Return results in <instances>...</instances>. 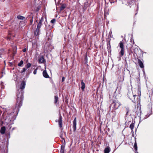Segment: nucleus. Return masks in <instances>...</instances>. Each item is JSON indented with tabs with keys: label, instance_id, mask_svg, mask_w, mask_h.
<instances>
[{
	"label": "nucleus",
	"instance_id": "f257e3e1",
	"mask_svg": "<svg viewBox=\"0 0 153 153\" xmlns=\"http://www.w3.org/2000/svg\"><path fill=\"white\" fill-rule=\"evenodd\" d=\"M22 103L16 101V104L13 108V111L10 113H7L3 116L2 118V124H7L9 127V130L11 128V125L14 123L13 121L16 119L20 108L22 106Z\"/></svg>",
	"mask_w": 153,
	"mask_h": 153
},
{
	"label": "nucleus",
	"instance_id": "f03ea898",
	"mask_svg": "<svg viewBox=\"0 0 153 153\" xmlns=\"http://www.w3.org/2000/svg\"><path fill=\"white\" fill-rule=\"evenodd\" d=\"M26 85V81H22L21 82L19 88L16 93V101L22 103L24 100V89Z\"/></svg>",
	"mask_w": 153,
	"mask_h": 153
},
{
	"label": "nucleus",
	"instance_id": "7ed1b4c3",
	"mask_svg": "<svg viewBox=\"0 0 153 153\" xmlns=\"http://www.w3.org/2000/svg\"><path fill=\"white\" fill-rule=\"evenodd\" d=\"M44 18L42 17L40 19L39 22L37 25V28L36 30L34 31V35L37 36L39 35V33L40 31V28L42 25V22L43 21Z\"/></svg>",
	"mask_w": 153,
	"mask_h": 153
},
{
	"label": "nucleus",
	"instance_id": "20e7f679",
	"mask_svg": "<svg viewBox=\"0 0 153 153\" xmlns=\"http://www.w3.org/2000/svg\"><path fill=\"white\" fill-rule=\"evenodd\" d=\"M138 89H137V92H138V95H134L133 96L134 97V100H132V101L134 102H136V101L135 100V97L137 96V102L138 104H140V96L141 95V88L140 86V84H138Z\"/></svg>",
	"mask_w": 153,
	"mask_h": 153
},
{
	"label": "nucleus",
	"instance_id": "39448f33",
	"mask_svg": "<svg viewBox=\"0 0 153 153\" xmlns=\"http://www.w3.org/2000/svg\"><path fill=\"white\" fill-rule=\"evenodd\" d=\"M121 87H117L114 93L113 97H114L115 99H117L121 96Z\"/></svg>",
	"mask_w": 153,
	"mask_h": 153
},
{
	"label": "nucleus",
	"instance_id": "423d86ee",
	"mask_svg": "<svg viewBox=\"0 0 153 153\" xmlns=\"http://www.w3.org/2000/svg\"><path fill=\"white\" fill-rule=\"evenodd\" d=\"M5 135L6 136L7 138V143L6 144V147L7 148V150L5 151V149H4L3 151L2 152V153H8V145L9 144V139L10 138V132H9L8 133H6L5 134Z\"/></svg>",
	"mask_w": 153,
	"mask_h": 153
},
{
	"label": "nucleus",
	"instance_id": "0eeeda50",
	"mask_svg": "<svg viewBox=\"0 0 153 153\" xmlns=\"http://www.w3.org/2000/svg\"><path fill=\"white\" fill-rule=\"evenodd\" d=\"M113 103L114 110L117 109L121 105L120 103L117 100H113Z\"/></svg>",
	"mask_w": 153,
	"mask_h": 153
},
{
	"label": "nucleus",
	"instance_id": "6e6552de",
	"mask_svg": "<svg viewBox=\"0 0 153 153\" xmlns=\"http://www.w3.org/2000/svg\"><path fill=\"white\" fill-rule=\"evenodd\" d=\"M62 117L61 116V115L59 112V121H58V123L59 125V126L60 128H61L62 127Z\"/></svg>",
	"mask_w": 153,
	"mask_h": 153
},
{
	"label": "nucleus",
	"instance_id": "1a4fd4ad",
	"mask_svg": "<svg viewBox=\"0 0 153 153\" xmlns=\"http://www.w3.org/2000/svg\"><path fill=\"white\" fill-rule=\"evenodd\" d=\"M38 62L39 64L44 63L46 61L45 59L44 56L43 55L40 56L38 59Z\"/></svg>",
	"mask_w": 153,
	"mask_h": 153
},
{
	"label": "nucleus",
	"instance_id": "9d476101",
	"mask_svg": "<svg viewBox=\"0 0 153 153\" xmlns=\"http://www.w3.org/2000/svg\"><path fill=\"white\" fill-rule=\"evenodd\" d=\"M137 62L138 63V64L140 66V67L142 68L143 69L144 68V65L143 63V61H142L140 59H137Z\"/></svg>",
	"mask_w": 153,
	"mask_h": 153
},
{
	"label": "nucleus",
	"instance_id": "9b49d317",
	"mask_svg": "<svg viewBox=\"0 0 153 153\" xmlns=\"http://www.w3.org/2000/svg\"><path fill=\"white\" fill-rule=\"evenodd\" d=\"M76 118L75 117L73 123V131L75 132L76 130Z\"/></svg>",
	"mask_w": 153,
	"mask_h": 153
},
{
	"label": "nucleus",
	"instance_id": "f8f14e48",
	"mask_svg": "<svg viewBox=\"0 0 153 153\" xmlns=\"http://www.w3.org/2000/svg\"><path fill=\"white\" fill-rule=\"evenodd\" d=\"M134 150H135V153H138L137 152V143L136 141V137H135L134 138Z\"/></svg>",
	"mask_w": 153,
	"mask_h": 153
},
{
	"label": "nucleus",
	"instance_id": "ddd939ff",
	"mask_svg": "<svg viewBox=\"0 0 153 153\" xmlns=\"http://www.w3.org/2000/svg\"><path fill=\"white\" fill-rule=\"evenodd\" d=\"M90 4H89L87 2H85L84 3V5L83 6L82 9L84 12L86 10L87 7H90Z\"/></svg>",
	"mask_w": 153,
	"mask_h": 153
},
{
	"label": "nucleus",
	"instance_id": "4468645a",
	"mask_svg": "<svg viewBox=\"0 0 153 153\" xmlns=\"http://www.w3.org/2000/svg\"><path fill=\"white\" fill-rule=\"evenodd\" d=\"M43 76L45 78H48L49 77V76L48 74L47 71L46 70H44L42 72Z\"/></svg>",
	"mask_w": 153,
	"mask_h": 153
},
{
	"label": "nucleus",
	"instance_id": "2eb2a0df",
	"mask_svg": "<svg viewBox=\"0 0 153 153\" xmlns=\"http://www.w3.org/2000/svg\"><path fill=\"white\" fill-rule=\"evenodd\" d=\"M32 14V13H31L30 15H28L27 16V18H30V24H29L30 25H32L33 22V18L34 17L33 15L31 16H30Z\"/></svg>",
	"mask_w": 153,
	"mask_h": 153
},
{
	"label": "nucleus",
	"instance_id": "dca6fc26",
	"mask_svg": "<svg viewBox=\"0 0 153 153\" xmlns=\"http://www.w3.org/2000/svg\"><path fill=\"white\" fill-rule=\"evenodd\" d=\"M81 89L82 91H83L85 89V84L83 82V80H82L81 81Z\"/></svg>",
	"mask_w": 153,
	"mask_h": 153
},
{
	"label": "nucleus",
	"instance_id": "f3484780",
	"mask_svg": "<svg viewBox=\"0 0 153 153\" xmlns=\"http://www.w3.org/2000/svg\"><path fill=\"white\" fill-rule=\"evenodd\" d=\"M6 128L5 126L1 127L0 130V133L1 134H5Z\"/></svg>",
	"mask_w": 153,
	"mask_h": 153
},
{
	"label": "nucleus",
	"instance_id": "a211bd4d",
	"mask_svg": "<svg viewBox=\"0 0 153 153\" xmlns=\"http://www.w3.org/2000/svg\"><path fill=\"white\" fill-rule=\"evenodd\" d=\"M111 151V149L109 146H107L104 149V153H109Z\"/></svg>",
	"mask_w": 153,
	"mask_h": 153
},
{
	"label": "nucleus",
	"instance_id": "6ab92c4d",
	"mask_svg": "<svg viewBox=\"0 0 153 153\" xmlns=\"http://www.w3.org/2000/svg\"><path fill=\"white\" fill-rule=\"evenodd\" d=\"M84 64H87L88 62V59L87 56V52H86L84 55Z\"/></svg>",
	"mask_w": 153,
	"mask_h": 153
},
{
	"label": "nucleus",
	"instance_id": "aec40b11",
	"mask_svg": "<svg viewBox=\"0 0 153 153\" xmlns=\"http://www.w3.org/2000/svg\"><path fill=\"white\" fill-rule=\"evenodd\" d=\"M135 123V121L134 120L132 119V122L130 125L129 127L130 128L131 130L133 129L134 128V124Z\"/></svg>",
	"mask_w": 153,
	"mask_h": 153
},
{
	"label": "nucleus",
	"instance_id": "412c9836",
	"mask_svg": "<svg viewBox=\"0 0 153 153\" xmlns=\"http://www.w3.org/2000/svg\"><path fill=\"white\" fill-rule=\"evenodd\" d=\"M124 42L123 41H120L119 43V46L120 48H124Z\"/></svg>",
	"mask_w": 153,
	"mask_h": 153
},
{
	"label": "nucleus",
	"instance_id": "4be33fe9",
	"mask_svg": "<svg viewBox=\"0 0 153 153\" xmlns=\"http://www.w3.org/2000/svg\"><path fill=\"white\" fill-rule=\"evenodd\" d=\"M139 110L140 111V115L138 117H140V119H139V123L138 124V125L137 126V127H138L139 125V124L140 123H141L142 122V121L143 120H143H141V114L142 113V111H141V108L140 107Z\"/></svg>",
	"mask_w": 153,
	"mask_h": 153
},
{
	"label": "nucleus",
	"instance_id": "5701e85b",
	"mask_svg": "<svg viewBox=\"0 0 153 153\" xmlns=\"http://www.w3.org/2000/svg\"><path fill=\"white\" fill-rule=\"evenodd\" d=\"M66 4L64 3L61 6L60 8V11H61L64 10L66 7Z\"/></svg>",
	"mask_w": 153,
	"mask_h": 153
},
{
	"label": "nucleus",
	"instance_id": "b1692460",
	"mask_svg": "<svg viewBox=\"0 0 153 153\" xmlns=\"http://www.w3.org/2000/svg\"><path fill=\"white\" fill-rule=\"evenodd\" d=\"M17 18L19 20H23L25 19V17L20 15H18L17 16Z\"/></svg>",
	"mask_w": 153,
	"mask_h": 153
},
{
	"label": "nucleus",
	"instance_id": "393cba45",
	"mask_svg": "<svg viewBox=\"0 0 153 153\" xmlns=\"http://www.w3.org/2000/svg\"><path fill=\"white\" fill-rule=\"evenodd\" d=\"M32 64L31 63L28 62L27 63V64H26V65L25 66V67L26 68V69L27 70L28 69H29V68L31 67Z\"/></svg>",
	"mask_w": 153,
	"mask_h": 153
},
{
	"label": "nucleus",
	"instance_id": "a878e982",
	"mask_svg": "<svg viewBox=\"0 0 153 153\" xmlns=\"http://www.w3.org/2000/svg\"><path fill=\"white\" fill-rule=\"evenodd\" d=\"M24 62L22 60H21L18 64V66L19 67H23V66Z\"/></svg>",
	"mask_w": 153,
	"mask_h": 153
},
{
	"label": "nucleus",
	"instance_id": "bb28decb",
	"mask_svg": "<svg viewBox=\"0 0 153 153\" xmlns=\"http://www.w3.org/2000/svg\"><path fill=\"white\" fill-rule=\"evenodd\" d=\"M125 108L126 110V113L125 115V117L126 118L128 114L129 109V108L128 107H126Z\"/></svg>",
	"mask_w": 153,
	"mask_h": 153
},
{
	"label": "nucleus",
	"instance_id": "cd10ccee",
	"mask_svg": "<svg viewBox=\"0 0 153 153\" xmlns=\"http://www.w3.org/2000/svg\"><path fill=\"white\" fill-rule=\"evenodd\" d=\"M120 51V53L121 56H123L124 54V48H121Z\"/></svg>",
	"mask_w": 153,
	"mask_h": 153
},
{
	"label": "nucleus",
	"instance_id": "c85d7f7f",
	"mask_svg": "<svg viewBox=\"0 0 153 153\" xmlns=\"http://www.w3.org/2000/svg\"><path fill=\"white\" fill-rule=\"evenodd\" d=\"M130 1L128 2V5H132L135 2V0H130Z\"/></svg>",
	"mask_w": 153,
	"mask_h": 153
},
{
	"label": "nucleus",
	"instance_id": "c756f323",
	"mask_svg": "<svg viewBox=\"0 0 153 153\" xmlns=\"http://www.w3.org/2000/svg\"><path fill=\"white\" fill-rule=\"evenodd\" d=\"M54 103L56 104L57 101H58V97L57 96H54Z\"/></svg>",
	"mask_w": 153,
	"mask_h": 153
},
{
	"label": "nucleus",
	"instance_id": "7c9ffc66",
	"mask_svg": "<svg viewBox=\"0 0 153 153\" xmlns=\"http://www.w3.org/2000/svg\"><path fill=\"white\" fill-rule=\"evenodd\" d=\"M27 69H26V68L25 67H24L22 68V70L20 72L21 74H23V73H25V71H27Z\"/></svg>",
	"mask_w": 153,
	"mask_h": 153
},
{
	"label": "nucleus",
	"instance_id": "2f4dec72",
	"mask_svg": "<svg viewBox=\"0 0 153 153\" xmlns=\"http://www.w3.org/2000/svg\"><path fill=\"white\" fill-rule=\"evenodd\" d=\"M32 68H31V69H28L26 71V73L27 74H30L32 72Z\"/></svg>",
	"mask_w": 153,
	"mask_h": 153
},
{
	"label": "nucleus",
	"instance_id": "473e14b6",
	"mask_svg": "<svg viewBox=\"0 0 153 153\" xmlns=\"http://www.w3.org/2000/svg\"><path fill=\"white\" fill-rule=\"evenodd\" d=\"M56 21V19L55 18H53L52 19L51 21V23L52 24H54L55 23Z\"/></svg>",
	"mask_w": 153,
	"mask_h": 153
},
{
	"label": "nucleus",
	"instance_id": "72a5a7b5",
	"mask_svg": "<svg viewBox=\"0 0 153 153\" xmlns=\"http://www.w3.org/2000/svg\"><path fill=\"white\" fill-rule=\"evenodd\" d=\"M112 112L113 113V115H112V118H114L116 115V112L115 111H112Z\"/></svg>",
	"mask_w": 153,
	"mask_h": 153
},
{
	"label": "nucleus",
	"instance_id": "f704fd0d",
	"mask_svg": "<svg viewBox=\"0 0 153 153\" xmlns=\"http://www.w3.org/2000/svg\"><path fill=\"white\" fill-rule=\"evenodd\" d=\"M110 38H108V40L107 41V46L111 45H110Z\"/></svg>",
	"mask_w": 153,
	"mask_h": 153
},
{
	"label": "nucleus",
	"instance_id": "c9c22d12",
	"mask_svg": "<svg viewBox=\"0 0 153 153\" xmlns=\"http://www.w3.org/2000/svg\"><path fill=\"white\" fill-rule=\"evenodd\" d=\"M89 68L88 67H86V70L85 71V72L86 73V74H89Z\"/></svg>",
	"mask_w": 153,
	"mask_h": 153
},
{
	"label": "nucleus",
	"instance_id": "e433bc0d",
	"mask_svg": "<svg viewBox=\"0 0 153 153\" xmlns=\"http://www.w3.org/2000/svg\"><path fill=\"white\" fill-rule=\"evenodd\" d=\"M65 145V142H64V144L63 145H62L61 146L60 149L64 150Z\"/></svg>",
	"mask_w": 153,
	"mask_h": 153
},
{
	"label": "nucleus",
	"instance_id": "4c0bfd02",
	"mask_svg": "<svg viewBox=\"0 0 153 153\" xmlns=\"http://www.w3.org/2000/svg\"><path fill=\"white\" fill-rule=\"evenodd\" d=\"M142 71L143 73V76L144 77V78H145L146 81V73L145 71L144 68L143 69Z\"/></svg>",
	"mask_w": 153,
	"mask_h": 153
},
{
	"label": "nucleus",
	"instance_id": "58836bf2",
	"mask_svg": "<svg viewBox=\"0 0 153 153\" xmlns=\"http://www.w3.org/2000/svg\"><path fill=\"white\" fill-rule=\"evenodd\" d=\"M130 42L131 43H132L133 44H134V40L133 38V35L132 34L131 35V39H130Z\"/></svg>",
	"mask_w": 153,
	"mask_h": 153
},
{
	"label": "nucleus",
	"instance_id": "ea45409f",
	"mask_svg": "<svg viewBox=\"0 0 153 153\" xmlns=\"http://www.w3.org/2000/svg\"><path fill=\"white\" fill-rule=\"evenodd\" d=\"M111 36V37H112L113 36L112 35V32L111 30H110V32H109V34H108L109 38H110V37Z\"/></svg>",
	"mask_w": 153,
	"mask_h": 153
},
{
	"label": "nucleus",
	"instance_id": "a19ab883",
	"mask_svg": "<svg viewBox=\"0 0 153 153\" xmlns=\"http://www.w3.org/2000/svg\"><path fill=\"white\" fill-rule=\"evenodd\" d=\"M107 14V15L109 14L108 12H106L105 11L104 15V17L105 18H106Z\"/></svg>",
	"mask_w": 153,
	"mask_h": 153
},
{
	"label": "nucleus",
	"instance_id": "79ce46f5",
	"mask_svg": "<svg viewBox=\"0 0 153 153\" xmlns=\"http://www.w3.org/2000/svg\"><path fill=\"white\" fill-rule=\"evenodd\" d=\"M54 1H55V4H56V7H57V6H59V2H60V0H59L58 1L57 4L56 3V0H54Z\"/></svg>",
	"mask_w": 153,
	"mask_h": 153
},
{
	"label": "nucleus",
	"instance_id": "37998d69",
	"mask_svg": "<svg viewBox=\"0 0 153 153\" xmlns=\"http://www.w3.org/2000/svg\"><path fill=\"white\" fill-rule=\"evenodd\" d=\"M107 117H110V111H108V113L106 114Z\"/></svg>",
	"mask_w": 153,
	"mask_h": 153
},
{
	"label": "nucleus",
	"instance_id": "c03bdc74",
	"mask_svg": "<svg viewBox=\"0 0 153 153\" xmlns=\"http://www.w3.org/2000/svg\"><path fill=\"white\" fill-rule=\"evenodd\" d=\"M107 49H108V50H111V45H110L107 46Z\"/></svg>",
	"mask_w": 153,
	"mask_h": 153
},
{
	"label": "nucleus",
	"instance_id": "a18cd8bd",
	"mask_svg": "<svg viewBox=\"0 0 153 153\" xmlns=\"http://www.w3.org/2000/svg\"><path fill=\"white\" fill-rule=\"evenodd\" d=\"M38 70V68H36L34 71L33 72V74H34V75H35L36 74V73H37V70Z\"/></svg>",
	"mask_w": 153,
	"mask_h": 153
},
{
	"label": "nucleus",
	"instance_id": "49530a36",
	"mask_svg": "<svg viewBox=\"0 0 153 153\" xmlns=\"http://www.w3.org/2000/svg\"><path fill=\"white\" fill-rule=\"evenodd\" d=\"M60 137H61V138L62 140H63L64 141V142L65 143V139L63 137V136H62V134H60Z\"/></svg>",
	"mask_w": 153,
	"mask_h": 153
},
{
	"label": "nucleus",
	"instance_id": "de8ad7c7",
	"mask_svg": "<svg viewBox=\"0 0 153 153\" xmlns=\"http://www.w3.org/2000/svg\"><path fill=\"white\" fill-rule=\"evenodd\" d=\"M150 115L151 114H149L148 116H147V115H146L145 117L143 118V119H147L150 116Z\"/></svg>",
	"mask_w": 153,
	"mask_h": 153
},
{
	"label": "nucleus",
	"instance_id": "09e8293b",
	"mask_svg": "<svg viewBox=\"0 0 153 153\" xmlns=\"http://www.w3.org/2000/svg\"><path fill=\"white\" fill-rule=\"evenodd\" d=\"M135 113L136 114H137V115L136 116H135V115H134V114H133V115H132V116H134V117H135V118H136L137 117V116L138 115V114L139 113V112L138 111H135Z\"/></svg>",
	"mask_w": 153,
	"mask_h": 153
},
{
	"label": "nucleus",
	"instance_id": "8fccbe9b",
	"mask_svg": "<svg viewBox=\"0 0 153 153\" xmlns=\"http://www.w3.org/2000/svg\"><path fill=\"white\" fill-rule=\"evenodd\" d=\"M65 77L64 76H62V80H61L62 82H64V81L65 80Z\"/></svg>",
	"mask_w": 153,
	"mask_h": 153
},
{
	"label": "nucleus",
	"instance_id": "3c124183",
	"mask_svg": "<svg viewBox=\"0 0 153 153\" xmlns=\"http://www.w3.org/2000/svg\"><path fill=\"white\" fill-rule=\"evenodd\" d=\"M138 9H139V7H137V9H136V13L135 14V15H137V13H138Z\"/></svg>",
	"mask_w": 153,
	"mask_h": 153
},
{
	"label": "nucleus",
	"instance_id": "603ef678",
	"mask_svg": "<svg viewBox=\"0 0 153 153\" xmlns=\"http://www.w3.org/2000/svg\"><path fill=\"white\" fill-rule=\"evenodd\" d=\"M111 50H108V54H109L108 56H109V55H111Z\"/></svg>",
	"mask_w": 153,
	"mask_h": 153
},
{
	"label": "nucleus",
	"instance_id": "864d4df0",
	"mask_svg": "<svg viewBox=\"0 0 153 153\" xmlns=\"http://www.w3.org/2000/svg\"><path fill=\"white\" fill-rule=\"evenodd\" d=\"M27 48H24L23 50H22V51L23 52H25L27 51Z\"/></svg>",
	"mask_w": 153,
	"mask_h": 153
},
{
	"label": "nucleus",
	"instance_id": "5fc2aeb1",
	"mask_svg": "<svg viewBox=\"0 0 153 153\" xmlns=\"http://www.w3.org/2000/svg\"><path fill=\"white\" fill-rule=\"evenodd\" d=\"M59 153H65L64 150L60 149Z\"/></svg>",
	"mask_w": 153,
	"mask_h": 153
},
{
	"label": "nucleus",
	"instance_id": "6e6d98bb",
	"mask_svg": "<svg viewBox=\"0 0 153 153\" xmlns=\"http://www.w3.org/2000/svg\"><path fill=\"white\" fill-rule=\"evenodd\" d=\"M40 8V7H37V9H36V12L38 11L39 10Z\"/></svg>",
	"mask_w": 153,
	"mask_h": 153
},
{
	"label": "nucleus",
	"instance_id": "4d7b16f0",
	"mask_svg": "<svg viewBox=\"0 0 153 153\" xmlns=\"http://www.w3.org/2000/svg\"><path fill=\"white\" fill-rule=\"evenodd\" d=\"M29 75L30 74H28L26 73V78H28L29 76Z\"/></svg>",
	"mask_w": 153,
	"mask_h": 153
},
{
	"label": "nucleus",
	"instance_id": "13d9d810",
	"mask_svg": "<svg viewBox=\"0 0 153 153\" xmlns=\"http://www.w3.org/2000/svg\"><path fill=\"white\" fill-rule=\"evenodd\" d=\"M132 53H133V52H132V51L131 50H130V51H129V55H130Z\"/></svg>",
	"mask_w": 153,
	"mask_h": 153
},
{
	"label": "nucleus",
	"instance_id": "bf43d9fd",
	"mask_svg": "<svg viewBox=\"0 0 153 153\" xmlns=\"http://www.w3.org/2000/svg\"><path fill=\"white\" fill-rule=\"evenodd\" d=\"M131 134H134V131H133V129L132 130H131Z\"/></svg>",
	"mask_w": 153,
	"mask_h": 153
},
{
	"label": "nucleus",
	"instance_id": "052dcab7",
	"mask_svg": "<svg viewBox=\"0 0 153 153\" xmlns=\"http://www.w3.org/2000/svg\"><path fill=\"white\" fill-rule=\"evenodd\" d=\"M16 128V127H13L12 129V131L14 130Z\"/></svg>",
	"mask_w": 153,
	"mask_h": 153
},
{
	"label": "nucleus",
	"instance_id": "680f3d73",
	"mask_svg": "<svg viewBox=\"0 0 153 153\" xmlns=\"http://www.w3.org/2000/svg\"><path fill=\"white\" fill-rule=\"evenodd\" d=\"M88 0H86L85 2H87V3H88Z\"/></svg>",
	"mask_w": 153,
	"mask_h": 153
},
{
	"label": "nucleus",
	"instance_id": "e2e57ef3",
	"mask_svg": "<svg viewBox=\"0 0 153 153\" xmlns=\"http://www.w3.org/2000/svg\"><path fill=\"white\" fill-rule=\"evenodd\" d=\"M137 127H137V128H136V129L135 130V134H136V131H137Z\"/></svg>",
	"mask_w": 153,
	"mask_h": 153
},
{
	"label": "nucleus",
	"instance_id": "0e129e2a",
	"mask_svg": "<svg viewBox=\"0 0 153 153\" xmlns=\"http://www.w3.org/2000/svg\"><path fill=\"white\" fill-rule=\"evenodd\" d=\"M85 64L87 66V67H88L89 65H88L87 63V64Z\"/></svg>",
	"mask_w": 153,
	"mask_h": 153
},
{
	"label": "nucleus",
	"instance_id": "69168bd1",
	"mask_svg": "<svg viewBox=\"0 0 153 153\" xmlns=\"http://www.w3.org/2000/svg\"><path fill=\"white\" fill-rule=\"evenodd\" d=\"M132 137H134V134H132Z\"/></svg>",
	"mask_w": 153,
	"mask_h": 153
},
{
	"label": "nucleus",
	"instance_id": "338daca9",
	"mask_svg": "<svg viewBox=\"0 0 153 153\" xmlns=\"http://www.w3.org/2000/svg\"><path fill=\"white\" fill-rule=\"evenodd\" d=\"M114 1H113V2H112V1H111L110 2V3L112 4V3H114Z\"/></svg>",
	"mask_w": 153,
	"mask_h": 153
},
{
	"label": "nucleus",
	"instance_id": "774afa93",
	"mask_svg": "<svg viewBox=\"0 0 153 153\" xmlns=\"http://www.w3.org/2000/svg\"><path fill=\"white\" fill-rule=\"evenodd\" d=\"M23 22V21H20V22H19V24H20V23H21V22Z\"/></svg>",
	"mask_w": 153,
	"mask_h": 153
}]
</instances>
